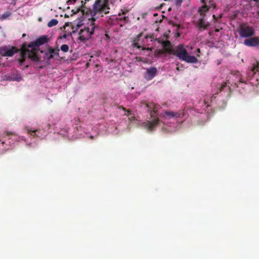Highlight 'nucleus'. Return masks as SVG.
Wrapping results in <instances>:
<instances>
[{"instance_id":"nucleus-17","label":"nucleus","mask_w":259,"mask_h":259,"mask_svg":"<svg viewBox=\"0 0 259 259\" xmlns=\"http://www.w3.org/2000/svg\"><path fill=\"white\" fill-rule=\"evenodd\" d=\"M256 72H259V61L253 64L249 74L253 75Z\"/></svg>"},{"instance_id":"nucleus-12","label":"nucleus","mask_w":259,"mask_h":259,"mask_svg":"<svg viewBox=\"0 0 259 259\" xmlns=\"http://www.w3.org/2000/svg\"><path fill=\"white\" fill-rule=\"evenodd\" d=\"M90 0H73L74 4H79L76 9V10H72V12L73 13L76 14L79 11H81L83 13H85L84 9L87 8V6L85 4L87 2H89Z\"/></svg>"},{"instance_id":"nucleus-4","label":"nucleus","mask_w":259,"mask_h":259,"mask_svg":"<svg viewBox=\"0 0 259 259\" xmlns=\"http://www.w3.org/2000/svg\"><path fill=\"white\" fill-rule=\"evenodd\" d=\"M108 3L105 0H96L93 5V10L91 11L92 21H95L100 17H103L104 14L109 13Z\"/></svg>"},{"instance_id":"nucleus-34","label":"nucleus","mask_w":259,"mask_h":259,"mask_svg":"<svg viewBox=\"0 0 259 259\" xmlns=\"http://www.w3.org/2000/svg\"><path fill=\"white\" fill-rule=\"evenodd\" d=\"M11 49H17V48H16L15 47H12L11 48Z\"/></svg>"},{"instance_id":"nucleus-32","label":"nucleus","mask_w":259,"mask_h":259,"mask_svg":"<svg viewBox=\"0 0 259 259\" xmlns=\"http://www.w3.org/2000/svg\"><path fill=\"white\" fill-rule=\"evenodd\" d=\"M253 1H254L256 4L259 2V0H253Z\"/></svg>"},{"instance_id":"nucleus-45","label":"nucleus","mask_w":259,"mask_h":259,"mask_svg":"<svg viewBox=\"0 0 259 259\" xmlns=\"http://www.w3.org/2000/svg\"><path fill=\"white\" fill-rule=\"evenodd\" d=\"M91 138H93V136H91Z\"/></svg>"},{"instance_id":"nucleus-40","label":"nucleus","mask_w":259,"mask_h":259,"mask_svg":"<svg viewBox=\"0 0 259 259\" xmlns=\"http://www.w3.org/2000/svg\"><path fill=\"white\" fill-rule=\"evenodd\" d=\"M109 1V0H105V2H106V3H108V2Z\"/></svg>"},{"instance_id":"nucleus-29","label":"nucleus","mask_w":259,"mask_h":259,"mask_svg":"<svg viewBox=\"0 0 259 259\" xmlns=\"http://www.w3.org/2000/svg\"><path fill=\"white\" fill-rule=\"evenodd\" d=\"M105 37L107 38V40H108L110 38L109 35L107 34H105Z\"/></svg>"},{"instance_id":"nucleus-26","label":"nucleus","mask_w":259,"mask_h":259,"mask_svg":"<svg viewBox=\"0 0 259 259\" xmlns=\"http://www.w3.org/2000/svg\"><path fill=\"white\" fill-rule=\"evenodd\" d=\"M226 86V83H223L222 85H221V87L220 88V90L222 91L224 88H225V87Z\"/></svg>"},{"instance_id":"nucleus-27","label":"nucleus","mask_w":259,"mask_h":259,"mask_svg":"<svg viewBox=\"0 0 259 259\" xmlns=\"http://www.w3.org/2000/svg\"><path fill=\"white\" fill-rule=\"evenodd\" d=\"M200 2L201 3H202L203 5L206 4L207 2L205 0H200Z\"/></svg>"},{"instance_id":"nucleus-21","label":"nucleus","mask_w":259,"mask_h":259,"mask_svg":"<svg viewBox=\"0 0 259 259\" xmlns=\"http://www.w3.org/2000/svg\"><path fill=\"white\" fill-rule=\"evenodd\" d=\"M11 15V13L9 12H7L4 13L2 15H0V20H4L5 19H6Z\"/></svg>"},{"instance_id":"nucleus-37","label":"nucleus","mask_w":259,"mask_h":259,"mask_svg":"<svg viewBox=\"0 0 259 259\" xmlns=\"http://www.w3.org/2000/svg\"><path fill=\"white\" fill-rule=\"evenodd\" d=\"M176 69L178 70V71H179L180 70V68L178 66L176 68Z\"/></svg>"},{"instance_id":"nucleus-31","label":"nucleus","mask_w":259,"mask_h":259,"mask_svg":"<svg viewBox=\"0 0 259 259\" xmlns=\"http://www.w3.org/2000/svg\"><path fill=\"white\" fill-rule=\"evenodd\" d=\"M175 35L176 37H179L180 36V34L179 33H176Z\"/></svg>"},{"instance_id":"nucleus-3","label":"nucleus","mask_w":259,"mask_h":259,"mask_svg":"<svg viewBox=\"0 0 259 259\" xmlns=\"http://www.w3.org/2000/svg\"><path fill=\"white\" fill-rule=\"evenodd\" d=\"M154 39L153 34L147 35L141 32L132 38V46L137 49H153L148 46L149 40L152 41Z\"/></svg>"},{"instance_id":"nucleus-44","label":"nucleus","mask_w":259,"mask_h":259,"mask_svg":"<svg viewBox=\"0 0 259 259\" xmlns=\"http://www.w3.org/2000/svg\"><path fill=\"white\" fill-rule=\"evenodd\" d=\"M3 49H7L6 47H4Z\"/></svg>"},{"instance_id":"nucleus-39","label":"nucleus","mask_w":259,"mask_h":259,"mask_svg":"<svg viewBox=\"0 0 259 259\" xmlns=\"http://www.w3.org/2000/svg\"><path fill=\"white\" fill-rule=\"evenodd\" d=\"M215 31H217V32H218L219 30V29H216Z\"/></svg>"},{"instance_id":"nucleus-14","label":"nucleus","mask_w":259,"mask_h":259,"mask_svg":"<svg viewBox=\"0 0 259 259\" xmlns=\"http://www.w3.org/2000/svg\"><path fill=\"white\" fill-rule=\"evenodd\" d=\"M20 50V58L19 60V63H20V61L22 57L21 56V53L23 51H22L21 50H0V53L3 56H8V57H11L13 56L15 53L18 52V51ZM23 63L21 65H22ZM20 65V64H19Z\"/></svg>"},{"instance_id":"nucleus-46","label":"nucleus","mask_w":259,"mask_h":259,"mask_svg":"<svg viewBox=\"0 0 259 259\" xmlns=\"http://www.w3.org/2000/svg\"><path fill=\"white\" fill-rule=\"evenodd\" d=\"M256 6H259V5H256Z\"/></svg>"},{"instance_id":"nucleus-9","label":"nucleus","mask_w":259,"mask_h":259,"mask_svg":"<svg viewBox=\"0 0 259 259\" xmlns=\"http://www.w3.org/2000/svg\"><path fill=\"white\" fill-rule=\"evenodd\" d=\"M184 114L183 111L179 110L177 112H174L171 111H165L163 113H161L160 116L166 119H169L171 118H180L184 116Z\"/></svg>"},{"instance_id":"nucleus-16","label":"nucleus","mask_w":259,"mask_h":259,"mask_svg":"<svg viewBox=\"0 0 259 259\" xmlns=\"http://www.w3.org/2000/svg\"><path fill=\"white\" fill-rule=\"evenodd\" d=\"M208 11L209 10L208 9L206 5H203V6L198 8V13L199 15V17L206 18V14L208 12Z\"/></svg>"},{"instance_id":"nucleus-35","label":"nucleus","mask_w":259,"mask_h":259,"mask_svg":"<svg viewBox=\"0 0 259 259\" xmlns=\"http://www.w3.org/2000/svg\"><path fill=\"white\" fill-rule=\"evenodd\" d=\"M197 52H198V53H200V50H199V49L197 50Z\"/></svg>"},{"instance_id":"nucleus-8","label":"nucleus","mask_w":259,"mask_h":259,"mask_svg":"<svg viewBox=\"0 0 259 259\" xmlns=\"http://www.w3.org/2000/svg\"><path fill=\"white\" fill-rule=\"evenodd\" d=\"M237 31L241 37H248L254 34L253 28L245 24L240 25Z\"/></svg>"},{"instance_id":"nucleus-20","label":"nucleus","mask_w":259,"mask_h":259,"mask_svg":"<svg viewBox=\"0 0 259 259\" xmlns=\"http://www.w3.org/2000/svg\"><path fill=\"white\" fill-rule=\"evenodd\" d=\"M58 23V21L57 19H53L48 23L47 26L49 27H52L57 25Z\"/></svg>"},{"instance_id":"nucleus-43","label":"nucleus","mask_w":259,"mask_h":259,"mask_svg":"<svg viewBox=\"0 0 259 259\" xmlns=\"http://www.w3.org/2000/svg\"><path fill=\"white\" fill-rule=\"evenodd\" d=\"M8 135H9V134H12V133H8Z\"/></svg>"},{"instance_id":"nucleus-19","label":"nucleus","mask_w":259,"mask_h":259,"mask_svg":"<svg viewBox=\"0 0 259 259\" xmlns=\"http://www.w3.org/2000/svg\"><path fill=\"white\" fill-rule=\"evenodd\" d=\"M204 5H206L207 7L208 8V9L209 10L210 9H215L216 7L215 3L213 2V0H210L208 1L207 2L206 4H205Z\"/></svg>"},{"instance_id":"nucleus-7","label":"nucleus","mask_w":259,"mask_h":259,"mask_svg":"<svg viewBox=\"0 0 259 259\" xmlns=\"http://www.w3.org/2000/svg\"><path fill=\"white\" fill-rule=\"evenodd\" d=\"M52 39V37L49 35H41L37 37L34 40L30 42L27 47L31 49H35L40 46H46L48 47L47 49H58V47L53 48L50 46Z\"/></svg>"},{"instance_id":"nucleus-41","label":"nucleus","mask_w":259,"mask_h":259,"mask_svg":"<svg viewBox=\"0 0 259 259\" xmlns=\"http://www.w3.org/2000/svg\"><path fill=\"white\" fill-rule=\"evenodd\" d=\"M213 18H215V16L214 15H213Z\"/></svg>"},{"instance_id":"nucleus-22","label":"nucleus","mask_w":259,"mask_h":259,"mask_svg":"<svg viewBox=\"0 0 259 259\" xmlns=\"http://www.w3.org/2000/svg\"><path fill=\"white\" fill-rule=\"evenodd\" d=\"M119 109H122L124 111L127 112V113H125L124 115H126L127 116H130L132 114V111L130 110H127L126 108L122 106H119Z\"/></svg>"},{"instance_id":"nucleus-13","label":"nucleus","mask_w":259,"mask_h":259,"mask_svg":"<svg viewBox=\"0 0 259 259\" xmlns=\"http://www.w3.org/2000/svg\"><path fill=\"white\" fill-rule=\"evenodd\" d=\"M157 72V70L156 67L147 68L144 74V78L147 80H151L154 77Z\"/></svg>"},{"instance_id":"nucleus-30","label":"nucleus","mask_w":259,"mask_h":259,"mask_svg":"<svg viewBox=\"0 0 259 259\" xmlns=\"http://www.w3.org/2000/svg\"><path fill=\"white\" fill-rule=\"evenodd\" d=\"M20 49H27V48H26V46L24 44Z\"/></svg>"},{"instance_id":"nucleus-42","label":"nucleus","mask_w":259,"mask_h":259,"mask_svg":"<svg viewBox=\"0 0 259 259\" xmlns=\"http://www.w3.org/2000/svg\"><path fill=\"white\" fill-rule=\"evenodd\" d=\"M72 52V50H70V52L71 53Z\"/></svg>"},{"instance_id":"nucleus-11","label":"nucleus","mask_w":259,"mask_h":259,"mask_svg":"<svg viewBox=\"0 0 259 259\" xmlns=\"http://www.w3.org/2000/svg\"><path fill=\"white\" fill-rule=\"evenodd\" d=\"M154 40L161 45L162 49H172L171 44L168 39V36L164 34L162 37Z\"/></svg>"},{"instance_id":"nucleus-38","label":"nucleus","mask_w":259,"mask_h":259,"mask_svg":"<svg viewBox=\"0 0 259 259\" xmlns=\"http://www.w3.org/2000/svg\"><path fill=\"white\" fill-rule=\"evenodd\" d=\"M63 37H64V38H66V34H64Z\"/></svg>"},{"instance_id":"nucleus-33","label":"nucleus","mask_w":259,"mask_h":259,"mask_svg":"<svg viewBox=\"0 0 259 259\" xmlns=\"http://www.w3.org/2000/svg\"><path fill=\"white\" fill-rule=\"evenodd\" d=\"M176 26L177 29H178L179 28V25L176 24Z\"/></svg>"},{"instance_id":"nucleus-25","label":"nucleus","mask_w":259,"mask_h":259,"mask_svg":"<svg viewBox=\"0 0 259 259\" xmlns=\"http://www.w3.org/2000/svg\"><path fill=\"white\" fill-rule=\"evenodd\" d=\"M60 49H69V47L67 45H63Z\"/></svg>"},{"instance_id":"nucleus-24","label":"nucleus","mask_w":259,"mask_h":259,"mask_svg":"<svg viewBox=\"0 0 259 259\" xmlns=\"http://www.w3.org/2000/svg\"><path fill=\"white\" fill-rule=\"evenodd\" d=\"M183 0H175L176 4L177 6H181V4L182 3Z\"/></svg>"},{"instance_id":"nucleus-6","label":"nucleus","mask_w":259,"mask_h":259,"mask_svg":"<svg viewBox=\"0 0 259 259\" xmlns=\"http://www.w3.org/2000/svg\"><path fill=\"white\" fill-rule=\"evenodd\" d=\"M146 107L149 108V113L151 117L153 118L151 121H147L143 123L144 126L149 131H153L159 124L160 120L157 117H155L154 114L156 113V105L153 103L152 104H145Z\"/></svg>"},{"instance_id":"nucleus-23","label":"nucleus","mask_w":259,"mask_h":259,"mask_svg":"<svg viewBox=\"0 0 259 259\" xmlns=\"http://www.w3.org/2000/svg\"><path fill=\"white\" fill-rule=\"evenodd\" d=\"M37 130H28V133L33 136H34L35 135V132Z\"/></svg>"},{"instance_id":"nucleus-36","label":"nucleus","mask_w":259,"mask_h":259,"mask_svg":"<svg viewBox=\"0 0 259 259\" xmlns=\"http://www.w3.org/2000/svg\"><path fill=\"white\" fill-rule=\"evenodd\" d=\"M25 36H26V34L23 33V34H22V37H25Z\"/></svg>"},{"instance_id":"nucleus-18","label":"nucleus","mask_w":259,"mask_h":259,"mask_svg":"<svg viewBox=\"0 0 259 259\" xmlns=\"http://www.w3.org/2000/svg\"><path fill=\"white\" fill-rule=\"evenodd\" d=\"M126 13V12L125 11H122L121 14L119 13V18L118 19L123 21L125 23L128 22L129 19L128 17L125 16Z\"/></svg>"},{"instance_id":"nucleus-15","label":"nucleus","mask_w":259,"mask_h":259,"mask_svg":"<svg viewBox=\"0 0 259 259\" xmlns=\"http://www.w3.org/2000/svg\"><path fill=\"white\" fill-rule=\"evenodd\" d=\"M244 44L249 47H257L259 46V38L257 37H253L246 39Z\"/></svg>"},{"instance_id":"nucleus-10","label":"nucleus","mask_w":259,"mask_h":259,"mask_svg":"<svg viewBox=\"0 0 259 259\" xmlns=\"http://www.w3.org/2000/svg\"><path fill=\"white\" fill-rule=\"evenodd\" d=\"M205 18L199 17L197 20L194 22L196 27L200 31L207 29V27L209 26V23L205 21Z\"/></svg>"},{"instance_id":"nucleus-28","label":"nucleus","mask_w":259,"mask_h":259,"mask_svg":"<svg viewBox=\"0 0 259 259\" xmlns=\"http://www.w3.org/2000/svg\"><path fill=\"white\" fill-rule=\"evenodd\" d=\"M176 49H184L183 46L182 45H180Z\"/></svg>"},{"instance_id":"nucleus-5","label":"nucleus","mask_w":259,"mask_h":259,"mask_svg":"<svg viewBox=\"0 0 259 259\" xmlns=\"http://www.w3.org/2000/svg\"><path fill=\"white\" fill-rule=\"evenodd\" d=\"M91 19L90 25L84 26L81 29L79 32V38L80 40L84 41L90 39L93 34H98L100 31V28Z\"/></svg>"},{"instance_id":"nucleus-2","label":"nucleus","mask_w":259,"mask_h":259,"mask_svg":"<svg viewBox=\"0 0 259 259\" xmlns=\"http://www.w3.org/2000/svg\"><path fill=\"white\" fill-rule=\"evenodd\" d=\"M167 54L176 55L180 60L187 63H194L197 62V59L189 55L187 50H155L154 56L156 57H161Z\"/></svg>"},{"instance_id":"nucleus-1","label":"nucleus","mask_w":259,"mask_h":259,"mask_svg":"<svg viewBox=\"0 0 259 259\" xmlns=\"http://www.w3.org/2000/svg\"><path fill=\"white\" fill-rule=\"evenodd\" d=\"M23 51L21 53L22 57L20 61V65H22L26 58H28L33 61H40V57L38 55V51H40L41 54L43 55L45 60H49L52 58L58 59L59 58H63L65 57H60L59 53L60 51L63 53L67 52L69 50H21Z\"/></svg>"}]
</instances>
